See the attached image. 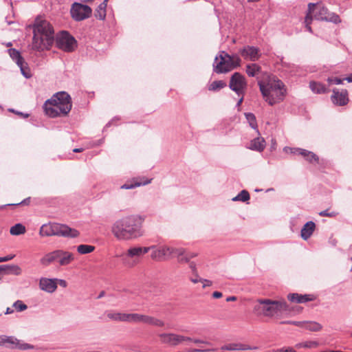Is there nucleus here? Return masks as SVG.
Wrapping results in <instances>:
<instances>
[{"mask_svg": "<svg viewBox=\"0 0 352 352\" xmlns=\"http://www.w3.org/2000/svg\"><path fill=\"white\" fill-rule=\"evenodd\" d=\"M144 218L140 215H130L118 219L111 227L113 236L118 241H132L144 235L142 229Z\"/></svg>", "mask_w": 352, "mask_h": 352, "instance_id": "f257e3e1", "label": "nucleus"}, {"mask_svg": "<svg viewBox=\"0 0 352 352\" xmlns=\"http://www.w3.org/2000/svg\"><path fill=\"white\" fill-rule=\"evenodd\" d=\"M54 42V31L51 24L38 16L33 25L32 48L37 51L49 49Z\"/></svg>", "mask_w": 352, "mask_h": 352, "instance_id": "f03ea898", "label": "nucleus"}, {"mask_svg": "<svg viewBox=\"0 0 352 352\" xmlns=\"http://www.w3.org/2000/svg\"><path fill=\"white\" fill-rule=\"evenodd\" d=\"M260 91L265 100L271 106L283 100L286 94L284 83L276 76H270L265 81H259Z\"/></svg>", "mask_w": 352, "mask_h": 352, "instance_id": "7ed1b4c3", "label": "nucleus"}, {"mask_svg": "<svg viewBox=\"0 0 352 352\" xmlns=\"http://www.w3.org/2000/svg\"><path fill=\"white\" fill-rule=\"evenodd\" d=\"M72 104L70 96L65 91L55 94L45 101L43 109L45 113L52 118L66 116L71 111Z\"/></svg>", "mask_w": 352, "mask_h": 352, "instance_id": "20e7f679", "label": "nucleus"}, {"mask_svg": "<svg viewBox=\"0 0 352 352\" xmlns=\"http://www.w3.org/2000/svg\"><path fill=\"white\" fill-rule=\"evenodd\" d=\"M257 315L280 317L288 313L287 305L285 301L258 300L254 307Z\"/></svg>", "mask_w": 352, "mask_h": 352, "instance_id": "39448f33", "label": "nucleus"}, {"mask_svg": "<svg viewBox=\"0 0 352 352\" xmlns=\"http://www.w3.org/2000/svg\"><path fill=\"white\" fill-rule=\"evenodd\" d=\"M241 60L239 55H229L224 51L220 52L219 56L215 57L213 63V70L217 74L227 73L241 65Z\"/></svg>", "mask_w": 352, "mask_h": 352, "instance_id": "423d86ee", "label": "nucleus"}, {"mask_svg": "<svg viewBox=\"0 0 352 352\" xmlns=\"http://www.w3.org/2000/svg\"><path fill=\"white\" fill-rule=\"evenodd\" d=\"M39 234L42 236H58L76 238L78 236L79 232L65 224L49 223L43 224L41 227Z\"/></svg>", "mask_w": 352, "mask_h": 352, "instance_id": "0eeeda50", "label": "nucleus"}, {"mask_svg": "<svg viewBox=\"0 0 352 352\" xmlns=\"http://www.w3.org/2000/svg\"><path fill=\"white\" fill-rule=\"evenodd\" d=\"M74 259V254L63 250H56L45 254L41 259L40 263L43 266H48L52 263H58L60 266H65L71 263Z\"/></svg>", "mask_w": 352, "mask_h": 352, "instance_id": "6e6552de", "label": "nucleus"}, {"mask_svg": "<svg viewBox=\"0 0 352 352\" xmlns=\"http://www.w3.org/2000/svg\"><path fill=\"white\" fill-rule=\"evenodd\" d=\"M312 14L313 18L318 21H325L333 23H339L341 22L340 16L333 12H329L328 9L320 3H315Z\"/></svg>", "mask_w": 352, "mask_h": 352, "instance_id": "1a4fd4ad", "label": "nucleus"}, {"mask_svg": "<svg viewBox=\"0 0 352 352\" xmlns=\"http://www.w3.org/2000/svg\"><path fill=\"white\" fill-rule=\"evenodd\" d=\"M122 258V263L129 267H133L139 263L142 257L139 246L130 247L124 253L118 255Z\"/></svg>", "mask_w": 352, "mask_h": 352, "instance_id": "9d476101", "label": "nucleus"}, {"mask_svg": "<svg viewBox=\"0 0 352 352\" xmlns=\"http://www.w3.org/2000/svg\"><path fill=\"white\" fill-rule=\"evenodd\" d=\"M92 13L91 8L80 3L75 2L72 5L70 14L76 21H80L90 17Z\"/></svg>", "mask_w": 352, "mask_h": 352, "instance_id": "9b49d317", "label": "nucleus"}, {"mask_svg": "<svg viewBox=\"0 0 352 352\" xmlns=\"http://www.w3.org/2000/svg\"><path fill=\"white\" fill-rule=\"evenodd\" d=\"M229 87L238 96L245 94L247 88V82L245 76L239 72H235L230 77Z\"/></svg>", "mask_w": 352, "mask_h": 352, "instance_id": "f8f14e48", "label": "nucleus"}, {"mask_svg": "<svg viewBox=\"0 0 352 352\" xmlns=\"http://www.w3.org/2000/svg\"><path fill=\"white\" fill-rule=\"evenodd\" d=\"M76 44L75 38L67 32H62L56 37L57 47L65 52L73 51L76 47Z\"/></svg>", "mask_w": 352, "mask_h": 352, "instance_id": "ddd939ff", "label": "nucleus"}, {"mask_svg": "<svg viewBox=\"0 0 352 352\" xmlns=\"http://www.w3.org/2000/svg\"><path fill=\"white\" fill-rule=\"evenodd\" d=\"M154 249H153V252H151V258L157 261H165L170 258V252L172 251L170 247L167 245H153Z\"/></svg>", "mask_w": 352, "mask_h": 352, "instance_id": "4468645a", "label": "nucleus"}, {"mask_svg": "<svg viewBox=\"0 0 352 352\" xmlns=\"http://www.w3.org/2000/svg\"><path fill=\"white\" fill-rule=\"evenodd\" d=\"M159 337L160 338L162 343L172 346L177 345L182 341L191 340L189 337H184L174 333H160L159 334Z\"/></svg>", "mask_w": 352, "mask_h": 352, "instance_id": "2eb2a0df", "label": "nucleus"}, {"mask_svg": "<svg viewBox=\"0 0 352 352\" xmlns=\"http://www.w3.org/2000/svg\"><path fill=\"white\" fill-rule=\"evenodd\" d=\"M240 54L246 60L256 61L260 56L261 53L258 47L247 45L241 49Z\"/></svg>", "mask_w": 352, "mask_h": 352, "instance_id": "dca6fc26", "label": "nucleus"}, {"mask_svg": "<svg viewBox=\"0 0 352 352\" xmlns=\"http://www.w3.org/2000/svg\"><path fill=\"white\" fill-rule=\"evenodd\" d=\"M57 278H41L39 280V288L47 293H53L57 289Z\"/></svg>", "mask_w": 352, "mask_h": 352, "instance_id": "f3484780", "label": "nucleus"}, {"mask_svg": "<svg viewBox=\"0 0 352 352\" xmlns=\"http://www.w3.org/2000/svg\"><path fill=\"white\" fill-rule=\"evenodd\" d=\"M333 93L331 100L334 104L343 106L347 103L349 99L346 90L342 89L341 91H339L338 89H334Z\"/></svg>", "mask_w": 352, "mask_h": 352, "instance_id": "a211bd4d", "label": "nucleus"}, {"mask_svg": "<svg viewBox=\"0 0 352 352\" xmlns=\"http://www.w3.org/2000/svg\"><path fill=\"white\" fill-rule=\"evenodd\" d=\"M152 179H148L145 177L133 178L131 184H124L120 186L121 189H133L141 186H145L150 184Z\"/></svg>", "mask_w": 352, "mask_h": 352, "instance_id": "6ab92c4d", "label": "nucleus"}, {"mask_svg": "<svg viewBox=\"0 0 352 352\" xmlns=\"http://www.w3.org/2000/svg\"><path fill=\"white\" fill-rule=\"evenodd\" d=\"M257 347L252 348L251 346L240 342H232L223 345L220 349L221 351H245L250 349H256Z\"/></svg>", "mask_w": 352, "mask_h": 352, "instance_id": "aec40b11", "label": "nucleus"}, {"mask_svg": "<svg viewBox=\"0 0 352 352\" xmlns=\"http://www.w3.org/2000/svg\"><path fill=\"white\" fill-rule=\"evenodd\" d=\"M140 322L158 327H162L165 324L162 320L145 314H142Z\"/></svg>", "mask_w": 352, "mask_h": 352, "instance_id": "412c9836", "label": "nucleus"}, {"mask_svg": "<svg viewBox=\"0 0 352 352\" xmlns=\"http://www.w3.org/2000/svg\"><path fill=\"white\" fill-rule=\"evenodd\" d=\"M140 322L158 327H162L165 324L162 320L145 314H142Z\"/></svg>", "mask_w": 352, "mask_h": 352, "instance_id": "4be33fe9", "label": "nucleus"}, {"mask_svg": "<svg viewBox=\"0 0 352 352\" xmlns=\"http://www.w3.org/2000/svg\"><path fill=\"white\" fill-rule=\"evenodd\" d=\"M316 228V224L314 221L307 222L300 231V236L304 240H307L314 233Z\"/></svg>", "mask_w": 352, "mask_h": 352, "instance_id": "5701e85b", "label": "nucleus"}, {"mask_svg": "<svg viewBox=\"0 0 352 352\" xmlns=\"http://www.w3.org/2000/svg\"><path fill=\"white\" fill-rule=\"evenodd\" d=\"M287 298L291 302H296V303H302L308 301H311L313 298L310 295L305 294H289L287 296Z\"/></svg>", "mask_w": 352, "mask_h": 352, "instance_id": "b1692460", "label": "nucleus"}, {"mask_svg": "<svg viewBox=\"0 0 352 352\" xmlns=\"http://www.w3.org/2000/svg\"><path fill=\"white\" fill-rule=\"evenodd\" d=\"M265 147V142L263 138H256L250 142L249 149L256 151H263Z\"/></svg>", "mask_w": 352, "mask_h": 352, "instance_id": "393cba45", "label": "nucleus"}, {"mask_svg": "<svg viewBox=\"0 0 352 352\" xmlns=\"http://www.w3.org/2000/svg\"><path fill=\"white\" fill-rule=\"evenodd\" d=\"M316 4L314 3H309L308 4V10L305 19V27L309 32H312V29L310 26V24L313 20L312 12Z\"/></svg>", "mask_w": 352, "mask_h": 352, "instance_id": "a878e982", "label": "nucleus"}, {"mask_svg": "<svg viewBox=\"0 0 352 352\" xmlns=\"http://www.w3.org/2000/svg\"><path fill=\"white\" fill-rule=\"evenodd\" d=\"M108 0H104L101 3L97 8L95 13V16L100 20H104L106 16V8Z\"/></svg>", "mask_w": 352, "mask_h": 352, "instance_id": "bb28decb", "label": "nucleus"}, {"mask_svg": "<svg viewBox=\"0 0 352 352\" xmlns=\"http://www.w3.org/2000/svg\"><path fill=\"white\" fill-rule=\"evenodd\" d=\"M296 150L298 151L300 155L305 157V159L307 161H309V162H311V163H312L314 162H317L318 161V156L316 154H314L313 152L309 151L305 149H302V148H297Z\"/></svg>", "mask_w": 352, "mask_h": 352, "instance_id": "cd10ccee", "label": "nucleus"}, {"mask_svg": "<svg viewBox=\"0 0 352 352\" xmlns=\"http://www.w3.org/2000/svg\"><path fill=\"white\" fill-rule=\"evenodd\" d=\"M109 319L117 322H126V313L109 311L107 314Z\"/></svg>", "mask_w": 352, "mask_h": 352, "instance_id": "c85d7f7f", "label": "nucleus"}, {"mask_svg": "<svg viewBox=\"0 0 352 352\" xmlns=\"http://www.w3.org/2000/svg\"><path fill=\"white\" fill-rule=\"evenodd\" d=\"M11 271L16 275H19L21 272V268L18 265H0V274H3L6 271Z\"/></svg>", "mask_w": 352, "mask_h": 352, "instance_id": "c756f323", "label": "nucleus"}, {"mask_svg": "<svg viewBox=\"0 0 352 352\" xmlns=\"http://www.w3.org/2000/svg\"><path fill=\"white\" fill-rule=\"evenodd\" d=\"M16 65L20 68L21 72L25 78H29L32 76L31 71L28 65V63L25 62L24 59L22 60L19 64Z\"/></svg>", "mask_w": 352, "mask_h": 352, "instance_id": "7c9ffc66", "label": "nucleus"}, {"mask_svg": "<svg viewBox=\"0 0 352 352\" xmlns=\"http://www.w3.org/2000/svg\"><path fill=\"white\" fill-rule=\"evenodd\" d=\"M8 53L9 54L10 58L15 61L16 64H19L23 58L21 56L20 52L16 49L11 48L8 50Z\"/></svg>", "mask_w": 352, "mask_h": 352, "instance_id": "2f4dec72", "label": "nucleus"}, {"mask_svg": "<svg viewBox=\"0 0 352 352\" xmlns=\"http://www.w3.org/2000/svg\"><path fill=\"white\" fill-rule=\"evenodd\" d=\"M309 87L315 94H322L326 91L324 86L320 82H311L309 84Z\"/></svg>", "mask_w": 352, "mask_h": 352, "instance_id": "473e14b6", "label": "nucleus"}, {"mask_svg": "<svg viewBox=\"0 0 352 352\" xmlns=\"http://www.w3.org/2000/svg\"><path fill=\"white\" fill-rule=\"evenodd\" d=\"M260 66L255 63L249 64L246 66V73L249 76H255L260 72Z\"/></svg>", "mask_w": 352, "mask_h": 352, "instance_id": "72a5a7b5", "label": "nucleus"}, {"mask_svg": "<svg viewBox=\"0 0 352 352\" xmlns=\"http://www.w3.org/2000/svg\"><path fill=\"white\" fill-rule=\"evenodd\" d=\"M10 232L12 235H20L25 232V227L21 223H17L11 227Z\"/></svg>", "mask_w": 352, "mask_h": 352, "instance_id": "f704fd0d", "label": "nucleus"}, {"mask_svg": "<svg viewBox=\"0 0 352 352\" xmlns=\"http://www.w3.org/2000/svg\"><path fill=\"white\" fill-rule=\"evenodd\" d=\"M280 63L283 68L286 72H289L292 74H295L296 72L297 71V67L295 65L285 61L283 58H281Z\"/></svg>", "mask_w": 352, "mask_h": 352, "instance_id": "c9c22d12", "label": "nucleus"}, {"mask_svg": "<svg viewBox=\"0 0 352 352\" xmlns=\"http://www.w3.org/2000/svg\"><path fill=\"white\" fill-rule=\"evenodd\" d=\"M226 86V83L223 80H215L212 82L208 87L210 91H219Z\"/></svg>", "mask_w": 352, "mask_h": 352, "instance_id": "e433bc0d", "label": "nucleus"}, {"mask_svg": "<svg viewBox=\"0 0 352 352\" xmlns=\"http://www.w3.org/2000/svg\"><path fill=\"white\" fill-rule=\"evenodd\" d=\"M249 199H250V194L245 190H241L236 197H234L232 199V200L233 201H241L243 202L247 201Z\"/></svg>", "mask_w": 352, "mask_h": 352, "instance_id": "4c0bfd02", "label": "nucleus"}, {"mask_svg": "<svg viewBox=\"0 0 352 352\" xmlns=\"http://www.w3.org/2000/svg\"><path fill=\"white\" fill-rule=\"evenodd\" d=\"M142 314H126V322L131 323L140 322Z\"/></svg>", "mask_w": 352, "mask_h": 352, "instance_id": "58836bf2", "label": "nucleus"}, {"mask_svg": "<svg viewBox=\"0 0 352 352\" xmlns=\"http://www.w3.org/2000/svg\"><path fill=\"white\" fill-rule=\"evenodd\" d=\"M304 327L306 329L312 331H318L322 329V325L316 322H305Z\"/></svg>", "mask_w": 352, "mask_h": 352, "instance_id": "ea45409f", "label": "nucleus"}, {"mask_svg": "<svg viewBox=\"0 0 352 352\" xmlns=\"http://www.w3.org/2000/svg\"><path fill=\"white\" fill-rule=\"evenodd\" d=\"M95 247L89 245H80L77 247V251L81 254H85L92 252Z\"/></svg>", "mask_w": 352, "mask_h": 352, "instance_id": "a19ab883", "label": "nucleus"}, {"mask_svg": "<svg viewBox=\"0 0 352 352\" xmlns=\"http://www.w3.org/2000/svg\"><path fill=\"white\" fill-rule=\"evenodd\" d=\"M245 116L246 120L249 122L250 126L252 129H257V124H256V120L255 116L253 113H245Z\"/></svg>", "mask_w": 352, "mask_h": 352, "instance_id": "79ce46f5", "label": "nucleus"}, {"mask_svg": "<svg viewBox=\"0 0 352 352\" xmlns=\"http://www.w3.org/2000/svg\"><path fill=\"white\" fill-rule=\"evenodd\" d=\"M15 349H18L22 351L33 349H34V346L28 343H25L21 340H19L18 343L16 345Z\"/></svg>", "mask_w": 352, "mask_h": 352, "instance_id": "37998d69", "label": "nucleus"}, {"mask_svg": "<svg viewBox=\"0 0 352 352\" xmlns=\"http://www.w3.org/2000/svg\"><path fill=\"white\" fill-rule=\"evenodd\" d=\"M6 340V344H8V347L10 349H15L19 340L13 336H7Z\"/></svg>", "mask_w": 352, "mask_h": 352, "instance_id": "c03bdc74", "label": "nucleus"}, {"mask_svg": "<svg viewBox=\"0 0 352 352\" xmlns=\"http://www.w3.org/2000/svg\"><path fill=\"white\" fill-rule=\"evenodd\" d=\"M13 307L18 311H23L28 309V306L24 304L21 300H16L14 302Z\"/></svg>", "mask_w": 352, "mask_h": 352, "instance_id": "a18cd8bd", "label": "nucleus"}, {"mask_svg": "<svg viewBox=\"0 0 352 352\" xmlns=\"http://www.w3.org/2000/svg\"><path fill=\"white\" fill-rule=\"evenodd\" d=\"M170 249L172 250V251H170V257L171 256L172 254H175L177 256V258H179L185 253V250L182 248H175L170 247Z\"/></svg>", "mask_w": 352, "mask_h": 352, "instance_id": "49530a36", "label": "nucleus"}, {"mask_svg": "<svg viewBox=\"0 0 352 352\" xmlns=\"http://www.w3.org/2000/svg\"><path fill=\"white\" fill-rule=\"evenodd\" d=\"M319 215L321 217H334L338 215V212L333 211L329 212L328 210H325L319 212Z\"/></svg>", "mask_w": 352, "mask_h": 352, "instance_id": "de8ad7c7", "label": "nucleus"}, {"mask_svg": "<svg viewBox=\"0 0 352 352\" xmlns=\"http://www.w3.org/2000/svg\"><path fill=\"white\" fill-rule=\"evenodd\" d=\"M153 249H154V246L153 245H151V246H148V247H140L139 246V250H140V254L141 256H142L144 254H145L146 253L148 252H153Z\"/></svg>", "mask_w": 352, "mask_h": 352, "instance_id": "09e8293b", "label": "nucleus"}, {"mask_svg": "<svg viewBox=\"0 0 352 352\" xmlns=\"http://www.w3.org/2000/svg\"><path fill=\"white\" fill-rule=\"evenodd\" d=\"M329 85H340L342 83L343 80L337 77H331L327 79Z\"/></svg>", "mask_w": 352, "mask_h": 352, "instance_id": "8fccbe9b", "label": "nucleus"}, {"mask_svg": "<svg viewBox=\"0 0 352 352\" xmlns=\"http://www.w3.org/2000/svg\"><path fill=\"white\" fill-rule=\"evenodd\" d=\"M178 259V261L179 263H188L190 262V257L185 252L183 256H180Z\"/></svg>", "mask_w": 352, "mask_h": 352, "instance_id": "3c124183", "label": "nucleus"}, {"mask_svg": "<svg viewBox=\"0 0 352 352\" xmlns=\"http://www.w3.org/2000/svg\"><path fill=\"white\" fill-rule=\"evenodd\" d=\"M214 350L215 349H206V348H203L201 346L198 349H191V350H190V352H208V351H214Z\"/></svg>", "mask_w": 352, "mask_h": 352, "instance_id": "603ef678", "label": "nucleus"}, {"mask_svg": "<svg viewBox=\"0 0 352 352\" xmlns=\"http://www.w3.org/2000/svg\"><path fill=\"white\" fill-rule=\"evenodd\" d=\"M200 283H201L203 284L202 285V287L203 288H206L207 287H210L212 284L211 280H207V279H204V278L201 279V282Z\"/></svg>", "mask_w": 352, "mask_h": 352, "instance_id": "864d4df0", "label": "nucleus"}, {"mask_svg": "<svg viewBox=\"0 0 352 352\" xmlns=\"http://www.w3.org/2000/svg\"><path fill=\"white\" fill-rule=\"evenodd\" d=\"M194 276L193 277H190V280L192 283H199L201 282V278H199L197 273V274H194Z\"/></svg>", "mask_w": 352, "mask_h": 352, "instance_id": "5fc2aeb1", "label": "nucleus"}, {"mask_svg": "<svg viewBox=\"0 0 352 352\" xmlns=\"http://www.w3.org/2000/svg\"><path fill=\"white\" fill-rule=\"evenodd\" d=\"M189 341H192V342H193L195 344H207V345H211L210 342H206V341H204V340H199V339H192L191 338V340H190Z\"/></svg>", "mask_w": 352, "mask_h": 352, "instance_id": "6e6d98bb", "label": "nucleus"}, {"mask_svg": "<svg viewBox=\"0 0 352 352\" xmlns=\"http://www.w3.org/2000/svg\"><path fill=\"white\" fill-rule=\"evenodd\" d=\"M15 256L14 254H10L4 257H0V261L1 262H6L8 261L12 260Z\"/></svg>", "mask_w": 352, "mask_h": 352, "instance_id": "4d7b16f0", "label": "nucleus"}, {"mask_svg": "<svg viewBox=\"0 0 352 352\" xmlns=\"http://www.w3.org/2000/svg\"><path fill=\"white\" fill-rule=\"evenodd\" d=\"M189 267L190 268L193 274H197V267L195 262H190Z\"/></svg>", "mask_w": 352, "mask_h": 352, "instance_id": "13d9d810", "label": "nucleus"}, {"mask_svg": "<svg viewBox=\"0 0 352 352\" xmlns=\"http://www.w3.org/2000/svg\"><path fill=\"white\" fill-rule=\"evenodd\" d=\"M7 336H0V346L6 344V340Z\"/></svg>", "mask_w": 352, "mask_h": 352, "instance_id": "bf43d9fd", "label": "nucleus"}, {"mask_svg": "<svg viewBox=\"0 0 352 352\" xmlns=\"http://www.w3.org/2000/svg\"><path fill=\"white\" fill-rule=\"evenodd\" d=\"M277 352H296V351L292 348H287L280 349Z\"/></svg>", "mask_w": 352, "mask_h": 352, "instance_id": "052dcab7", "label": "nucleus"}, {"mask_svg": "<svg viewBox=\"0 0 352 352\" xmlns=\"http://www.w3.org/2000/svg\"><path fill=\"white\" fill-rule=\"evenodd\" d=\"M222 296V293L219 292H214L212 294V297L214 298H219Z\"/></svg>", "mask_w": 352, "mask_h": 352, "instance_id": "680f3d73", "label": "nucleus"}, {"mask_svg": "<svg viewBox=\"0 0 352 352\" xmlns=\"http://www.w3.org/2000/svg\"><path fill=\"white\" fill-rule=\"evenodd\" d=\"M29 200H30V198H28V199H24L23 201H22L21 203L15 204L14 205H15V206H16V205H20V204H28V202L29 201ZM11 205H12V204H8V205H5V206H3V207H5V206H11Z\"/></svg>", "mask_w": 352, "mask_h": 352, "instance_id": "e2e57ef3", "label": "nucleus"}, {"mask_svg": "<svg viewBox=\"0 0 352 352\" xmlns=\"http://www.w3.org/2000/svg\"><path fill=\"white\" fill-rule=\"evenodd\" d=\"M244 95L245 94H242V95L239 96L241 98H240V99L239 100V101L236 103V107H239L241 106V103L243 101Z\"/></svg>", "mask_w": 352, "mask_h": 352, "instance_id": "0e129e2a", "label": "nucleus"}, {"mask_svg": "<svg viewBox=\"0 0 352 352\" xmlns=\"http://www.w3.org/2000/svg\"><path fill=\"white\" fill-rule=\"evenodd\" d=\"M58 281L59 284L60 286L63 287H67V283L65 280H62V279H58L57 282Z\"/></svg>", "mask_w": 352, "mask_h": 352, "instance_id": "69168bd1", "label": "nucleus"}, {"mask_svg": "<svg viewBox=\"0 0 352 352\" xmlns=\"http://www.w3.org/2000/svg\"><path fill=\"white\" fill-rule=\"evenodd\" d=\"M236 300V298L235 296H229L226 298V301L227 302H230V301H234Z\"/></svg>", "mask_w": 352, "mask_h": 352, "instance_id": "338daca9", "label": "nucleus"}, {"mask_svg": "<svg viewBox=\"0 0 352 352\" xmlns=\"http://www.w3.org/2000/svg\"><path fill=\"white\" fill-rule=\"evenodd\" d=\"M344 80H347L349 82H352V74H351L349 76L346 77Z\"/></svg>", "mask_w": 352, "mask_h": 352, "instance_id": "774afa93", "label": "nucleus"}]
</instances>
